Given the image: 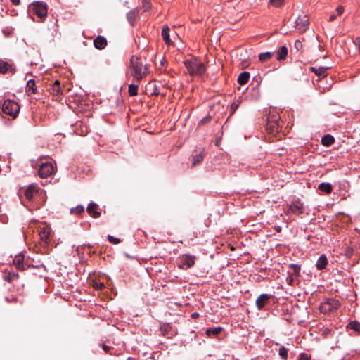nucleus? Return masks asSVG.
Wrapping results in <instances>:
<instances>
[{"instance_id": "5fc2aeb1", "label": "nucleus", "mask_w": 360, "mask_h": 360, "mask_svg": "<svg viewBox=\"0 0 360 360\" xmlns=\"http://www.w3.org/2000/svg\"><path fill=\"white\" fill-rule=\"evenodd\" d=\"M164 64H165V60H161V65H164Z\"/></svg>"}, {"instance_id": "dca6fc26", "label": "nucleus", "mask_w": 360, "mask_h": 360, "mask_svg": "<svg viewBox=\"0 0 360 360\" xmlns=\"http://www.w3.org/2000/svg\"><path fill=\"white\" fill-rule=\"evenodd\" d=\"M96 207L97 204L94 202H91L88 205L86 208L87 212L94 218H98L101 216V212L99 211L96 210Z\"/></svg>"}, {"instance_id": "7ed1b4c3", "label": "nucleus", "mask_w": 360, "mask_h": 360, "mask_svg": "<svg viewBox=\"0 0 360 360\" xmlns=\"http://www.w3.org/2000/svg\"><path fill=\"white\" fill-rule=\"evenodd\" d=\"M195 256L190 254L181 255L176 259L177 266L183 270H187L195 265Z\"/></svg>"}, {"instance_id": "c85d7f7f", "label": "nucleus", "mask_w": 360, "mask_h": 360, "mask_svg": "<svg viewBox=\"0 0 360 360\" xmlns=\"http://www.w3.org/2000/svg\"><path fill=\"white\" fill-rule=\"evenodd\" d=\"M279 117L278 115H273L271 117H269L268 124L270 127H278V120Z\"/></svg>"}, {"instance_id": "aec40b11", "label": "nucleus", "mask_w": 360, "mask_h": 360, "mask_svg": "<svg viewBox=\"0 0 360 360\" xmlns=\"http://www.w3.org/2000/svg\"><path fill=\"white\" fill-rule=\"evenodd\" d=\"M318 188L321 191L324 192L326 194L330 193L333 191V186L330 183L328 182L321 183Z\"/></svg>"}, {"instance_id": "de8ad7c7", "label": "nucleus", "mask_w": 360, "mask_h": 360, "mask_svg": "<svg viewBox=\"0 0 360 360\" xmlns=\"http://www.w3.org/2000/svg\"><path fill=\"white\" fill-rule=\"evenodd\" d=\"M355 44L359 47V49L360 50V37H358L356 39Z\"/></svg>"}, {"instance_id": "1a4fd4ad", "label": "nucleus", "mask_w": 360, "mask_h": 360, "mask_svg": "<svg viewBox=\"0 0 360 360\" xmlns=\"http://www.w3.org/2000/svg\"><path fill=\"white\" fill-rule=\"evenodd\" d=\"M295 23L300 32L303 33L306 32L309 27V18L307 15L299 16Z\"/></svg>"}, {"instance_id": "a878e982", "label": "nucleus", "mask_w": 360, "mask_h": 360, "mask_svg": "<svg viewBox=\"0 0 360 360\" xmlns=\"http://www.w3.org/2000/svg\"><path fill=\"white\" fill-rule=\"evenodd\" d=\"M259 86L260 82H257L255 86L252 88L251 96L254 100H257L260 97Z\"/></svg>"}, {"instance_id": "72a5a7b5", "label": "nucleus", "mask_w": 360, "mask_h": 360, "mask_svg": "<svg viewBox=\"0 0 360 360\" xmlns=\"http://www.w3.org/2000/svg\"><path fill=\"white\" fill-rule=\"evenodd\" d=\"M278 354H279V356H281V358L282 359L287 360V359H288V349L285 347L281 346L279 348Z\"/></svg>"}, {"instance_id": "c756f323", "label": "nucleus", "mask_w": 360, "mask_h": 360, "mask_svg": "<svg viewBox=\"0 0 360 360\" xmlns=\"http://www.w3.org/2000/svg\"><path fill=\"white\" fill-rule=\"evenodd\" d=\"M139 84V83L136 84H131L129 85L128 93L130 96H134L138 94Z\"/></svg>"}, {"instance_id": "8fccbe9b", "label": "nucleus", "mask_w": 360, "mask_h": 360, "mask_svg": "<svg viewBox=\"0 0 360 360\" xmlns=\"http://www.w3.org/2000/svg\"><path fill=\"white\" fill-rule=\"evenodd\" d=\"M336 18L335 15H331L329 18V21H333Z\"/></svg>"}, {"instance_id": "9b49d317", "label": "nucleus", "mask_w": 360, "mask_h": 360, "mask_svg": "<svg viewBox=\"0 0 360 360\" xmlns=\"http://www.w3.org/2000/svg\"><path fill=\"white\" fill-rule=\"evenodd\" d=\"M272 297L271 294L262 293L256 300L255 304L258 310H262Z\"/></svg>"}, {"instance_id": "0eeeda50", "label": "nucleus", "mask_w": 360, "mask_h": 360, "mask_svg": "<svg viewBox=\"0 0 360 360\" xmlns=\"http://www.w3.org/2000/svg\"><path fill=\"white\" fill-rule=\"evenodd\" d=\"M303 203L301 202L300 199H295L291 202V203L288 205V210H286V214H294L296 215L301 214L303 212Z\"/></svg>"}, {"instance_id": "9d476101", "label": "nucleus", "mask_w": 360, "mask_h": 360, "mask_svg": "<svg viewBox=\"0 0 360 360\" xmlns=\"http://www.w3.org/2000/svg\"><path fill=\"white\" fill-rule=\"evenodd\" d=\"M23 256L22 255H18L15 257L13 262L17 265L18 268L21 270H25L26 267H32V268H39L41 266H44L43 264H39V265H34L32 264H30L28 262L23 263Z\"/></svg>"}, {"instance_id": "cd10ccee", "label": "nucleus", "mask_w": 360, "mask_h": 360, "mask_svg": "<svg viewBox=\"0 0 360 360\" xmlns=\"http://www.w3.org/2000/svg\"><path fill=\"white\" fill-rule=\"evenodd\" d=\"M204 155L202 152L194 155L192 158V167L195 166L202 162Z\"/></svg>"}, {"instance_id": "13d9d810", "label": "nucleus", "mask_w": 360, "mask_h": 360, "mask_svg": "<svg viewBox=\"0 0 360 360\" xmlns=\"http://www.w3.org/2000/svg\"><path fill=\"white\" fill-rule=\"evenodd\" d=\"M279 229H281V227L277 228L276 231H278Z\"/></svg>"}, {"instance_id": "ea45409f", "label": "nucleus", "mask_w": 360, "mask_h": 360, "mask_svg": "<svg viewBox=\"0 0 360 360\" xmlns=\"http://www.w3.org/2000/svg\"><path fill=\"white\" fill-rule=\"evenodd\" d=\"M294 47L297 51H300L302 48V43L300 40H296L294 44Z\"/></svg>"}, {"instance_id": "79ce46f5", "label": "nucleus", "mask_w": 360, "mask_h": 360, "mask_svg": "<svg viewBox=\"0 0 360 360\" xmlns=\"http://www.w3.org/2000/svg\"><path fill=\"white\" fill-rule=\"evenodd\" d=\"M270 2L275 6H279L283 4V0H270Z\"/></svg>"}, {"instance_id": "49530a36", "label": "nucleus", "mask_w": 360, "mask_h": 360, "mask_svg": "<svg viewBox=\"0 0 360 360\" xmlns=\"http://www.w3.org/2000/svg\"><path fill=\"white\" fill-rule=\"evenodd\" d=\"M199 316V314L198 312H193L191 314V317L192 319H196Z\"/></svg>"}, {"instance_id": "bf43d9fd", "label": "nucleus", "mask_w": 360, "mask_h": 360, "mask_svg": "<svg viewBox=\"0 0 360 360\" xmlns=\"http://www.w3.org/2000/svg\"><path fill=\"white\" fill-rule=\"evenodd\" d=\"M279 229H281V227L277 228L276 231H278Z\"/></svg>"}, {"instance_id": "6e6552de", "label": "nucleus", "mask_w": 360, "mask_h": 360, "mask_svg": "<svg viewBox=\"0 0 360 360\" xmlns=\"http://www.w3.org/2000/svg\"><path fill=\"white\" fill-rule=\"evenodd\" d=\"M54 172V167L50 162L41 163L38 173L40 177L47 178L50 176Z\"/></svg>"}, {"instance_id": "473e14b6", "label": "nucleus", "mask_w": 360, "mask_h": 360, "mask_svg": "<svg viewBox=\"0 0 360 360\" xmlns=\"http://www.w3.org/2000/svg\"><path fill=\"white\" fill-rule=\"evenodd\" d=\"M349 327L356 332H360V323L357 321H352L349 323Z\"/></svg>"}, {"instance_id": "f03ea898", "label": "nucleus", "mask_w": 360, "mask_h": 360, "mask_svg": "<svg viewBox=\"0 0 360 360\" xmlns=\"http://www.w3.org/2000/svg\"><path fill=\"white\" fill-rule=\"evenodd\" d=\"M29 11L34 13L41 21H43L48 13L46 4L42 1H35L32 3L29 6Z\"/></svg>"}, {"instance_id": "37998d69", "label": "nucleus", "mask_w": 360, "mask_h": 360, "mask_svg": "<svg viewBox=\"0 0 360 360\" xmlns=\"http://www.w3.org/2000/svg\"><path fill=\"white\" fill-rule=\"evenodd\" d=\"M336 11L338 12V15H341L344 11V8L342 6H339L337 7Z\"/></svg>"}, {"instance_id": "4be33fe9", "label": "nucleus", "mask_w": 360, "mask_h": 360, "mask_svg": "<svg viewBox=\"0 0 360 360\" xmlns=\"http://www.w3.org/2000/svg\"><path fill=\"white\" fill-rule=\"evenodd\" d=\"M250 79V73L248 72H241L238 77V82L240 85H245L248 83Z\"/></svg>"}, {"instance_id": "c9c22d12", "label": "nucleus", "mask_w": 360, "mask_h": 360, "mask_svg": "<svg viewBox=\"0 0 360 360\" xmlns=\"http://www.w3.org/2000/svg\"><path fill=\"white\" fill-rule=\"evenodd\" d=\"M290 267L292 269H293V271H294V274H295V275H298V274H300V269H301V268H300V265H298V264H290Z\"/></svg>"}, {"instance_id": "393cba45", "label": "nucleus", "mask_w": 360, "mask_h": 360, "mask_svg": "<svg viewBox=\"0 0 360 360\" xmlns=\"http://www.w3.org/2000/svg\"><path fill=\"white\" fill-rule=\"evenodd\" d=\"M335 141L334 137L330 134H326L321 139V143L324 146H330Z\"/></svg>"}, {"instance_id": "58836bf2", "label": "nucleus", "mask_w": 360, "mask_h": 360, "mask_svg": "<svg viewBox=\"0 0 360 360\" xmlns=\"http://www.w3.org/2000/svg\"><path fill=\"white\" fill-rule=\"evenodd\" d=\"M143 11L146 12L148 11L150 8V3L148 0H143L142 1Z\"/></svg>"}, {"instance_id": "ddd939ff", "label": "nucleus", "mask_w": 360, "mask_h": 360, "mask_svg": "<svg viewBox=\"0 0 360 360\" xmlns=\"http://www.w3.org/2000/svg\"><path fill=\"white\" fill-rule=\"evenodd\" d=\"M49 231L47 228L43 227L39 231L40 243L41 245H46L49 243Z\"/></svg>"}, {"instance_id": "7c9ffc66", "label": "nucleus", "mask_w": 360, "mask_h": 360, "mask_svg": "<svg viewBox=\"0 0 360 360\" xmlns=\"http://www.w3.org/2000/svg\"><path fill=\"white\" fill-rule=\"evenodd\" d=\"M273 56V52L266 51L259 55V60L262 62L269 60Z\"/></svg>"}, {"instance_id": "412c9836", "label": "nucleus", "mask_w": 360, "mask_h": 360, "mask_svg": "<svg viewBox=\"0 0 360 360\" xmlns=\"http://www.w3.org/2000/svg\"><path fill=\"white\" fill-rule=\"evenodd\" d=\"M311 71L315 73L316 75L319 76V77H324L327 75V70H328V68H326V67H319V68H316V67H312L311 68Z\"/></svg>"}, {"instance_id": "c03bdc74", "label": "nucleus", "mask_w": 360, "mask_h": 360, "mask_svg": "<svg viewBox=\"0 0 360 360\" xmlns=\"http://www.w3.org/2000/svg\"><path fill=\"white\" fill-rule=\"evenodd\" d=\"M231 108L232 111L234 112L238 108V104H236L235 103H232L231 105Z\"/></svg>"}, {"instance_id": "f8f14e48", "label": "nucleus", "mask_w": 360, "mask_h": 360, "mask_svg": "<svg viewBox=\"0 0 360 360\" xmlns=\"http://www.w3.org/2000/svg\"><path fill=\"white\" fill-rule=\"evenodd\" d=\"M16 71L15 66L13 63H9L7 61L0 59V72L5 74L7 72L15 73Z\"/></svg>"}, {"instance_id": "4468645a", "label": "nucleus", "mask_w": 360, "mask_h": 360, "mask_svg": "<svg viewBox=\"0 0 360 360\" xmlns=\"http://www.w3.org/2000/svg\"><path fill=\"white\" fill-rule=\"evenodd\" d=\"M94 45L97 49L102 50L107 46V40L103 36L98 35L94 39Z\"/></svg>"}, {"instance_id": "4c0bfd02", "label": "nucleus", "mask_w": 360, "mask_h": 360, "mask_svg": "<svg viewBox=\"0 0 360 360\" xmlns=\"http://www.w3.org/2000/svg\"><path fill=\"white\" fill-rule=\"evenodd\" d=\"M108 240L109 242L113 243V244H118L120 243V240L117 238L114 237L113 236L108 235Z\"/></svg>"}, {"instance_id": "a18cd8bd", "label": "nucleus", "mask_w": 360, "mask_h": 360, "mask_svg": "<svg viewBox=\"0 0 360 360\" xmlns=\"http://www.w3.org/2000/svg\"><path fill=\"white\" fill-rule=\"evenodd\" d=\"M103 350L105 352H108L109 350L110 349V346H108V345H103Z\"/></svg>"}, {"instance_id": "f3484780", "label": "nucleus", "mask_w": 360, "mask_h": 360, "mask_svg": "<svg viewBox=\"0 0 360 360\" xmlns=\"http://www.w3.org/2000/svg\"><path fill=\"white\" fill-rule=\"evenodd\" d=\"M327 264L328 259L326 256L324 254H323L319 257L316 263V267L318 270H322L326 268Z\"/></svg>"}, {"instance_id": "a211bd4d", "label": "nucleus", "mask_w": 360, "mask_h": 360, "mask_svg": "<svg viewBox=\"0 0 360 360\" xmlns=\"http://www.w3.org/2000/svg\"><path fill=\"white\" fill-rule=\"evenodd\" d=\"M223 328L221 326L208 328L206 330V335L210 338L216 337L220 332L223 330Z\"/></svg>"}, {"instance_id": "5701e85b", "label": "nucleus", "mask_w": 360, "mask_h": 360, "mask_svg": "<svg viewBox=\"0 0 360 360\" xmlns=\"http://www.w3.org/2000/svg\"><path fill=\"white\" fill-rule=\"evenodd\" d=\"M162 37L167 45H170L172 44V41L169 37V28L167 26L163 27L162 30Z\"/></svg>"}, {"instance_id": "a19ab883", "label": "nucleus", "mask_w": 360, "mask_h": 360, "mask_svg": "<svg viewBox=\"0 0 360 360\" xmlns=\"http://www.w3.org/2000/svg\"><path fill=\"white\" fill-rule=\"evenodd\" d=\"M297 360H310V357L306 353H301Z\"/></svg>"}, {"instance_id": "20e7f679", "label": "nucleus", "mask_w": 360, "mask_h": 360, "mask_svg": "<svg viewBox=\"0 0 360 360\" xmlns=\"http://www.w3.org/2000/svg\"><path fill=\"white\" fill-rule=\"evenodd\" d=\"M131 64L133 70L132 75L135 77V81L139 83L143 77L146 75V72L143 70V65L139 58L134 57L131 59Z\"/></svg>"}, {"instance_id": "f257e3e1", "label": "nucleus", "mask_w": 360, "mask_h": 360, "mask_svg": "<svg viewBox=\"0 0 360 360\" xmlns=\"http://www.w3.org/2000/svg\"><path fill=\"white\" fill-rule=\"evenodd\" d=\"M184 63L191 75H201L205 71L204 64L196 58L188 59Z\"/></svg>"}, {"instance_id": "3c124183", "label": "nucleus", "mask_w": 360, "mask_h": 360, "mask_svg": "<svg viewBox=\"0 0 360 360\" xmlns=\"http://www.w3.org/2000/svg\"><path fill=\"white\" fill-rule=\"evenodd\" d=\"M0 220H1L3 223H6V217L2 218L1 217H0Z\"/></svg>"}, {"instance_id": "09e8293b", "label": "nucleus", "mask_w": 360, "mask_h": 360, "mask_svg": "<svg viewBox=\"0 0 360 360\" xmlns=\"http://www.w3.org/2000/svg\"><path fill=\"white\" fill-rule=\"evenodd\" d=\"M13 5H19L20 0H11Z\"/></svg>"}, {"instance_id": "4d7b16f0", "label": "nucleus", "mask_w": 360, "mask_h": 360, "mask_svg": "<svg viewBox=\"0 0 360 360\" xmlns=\"http://www.w3.org/2000/svg\"><path fill=\"white\" fill-rule=\"evenodd\" d=\"M279 229H281V227L277 228L276 231H278Z\"/></svg>"}, {"instance_id": "bb28decb", "label": "nucleus", "mask_w": 360, "mask_h": 360, "mask_svg": "<svg viewBox=\"0 0 360 360\" xmlns=\"http://www.w3.org/2000/svg\"><path fill=\"white\" fill-rule=\"evenodd\" d=\"M35 191L36 187L33 185H30L24 191L25 198L31 200L33 198V195Z\"/></svg>"}, {"instance_id": "2f4dec72", "label": "nucleus", "mask_w": 360, "mask_h": 360, "mask_svg": "<svg viewBox=\"0 0 360 360\" xmlns=\"http://www.w3.org/2000/svg\"><path fill=\"white\" fill-rule=\"evenodd\" d=\"M84 206L79 205H77L75 207H72L71 208L70 210V213L71 214H80L82 213H84Z\"/></svg>"}, {"instance_id": "423d86ee", "label": "nucleus", "mask_w": 360, "mask_h": 360, "mask_svg": "<svg viewBox=\"0 0 360 360\" xmlns=\"http://www.w3.org/2000/svg\"><path fill=\"white\" fill-rule=\"evenodd\" d=\"M340 302L339 300L334 298L326 299L319 306V309L321 313L327 314L340 307Z\"/></svg>"}, {"instance_id": "b1692460", "label": "nucleus", "mask_w": 360, "mask_h": 360, "mask_svg": "<svg viewBox=\"0 0 360 360\" xmlns=\"http://www.w3.org/2000/svg\"><path fill=\"white\" fill-rule=\"evenodd\" d=\"M288 55V48L285 46H282L278 51L277 60L281 61L285 59Z\"/></svg>"}, {"instance_id": "864d4df0", "label": "nucleus", "mask_w": 360, "mask_h": 360, "mask_svg": "<svg viewBox=\"0 0 360 360\" xmlns=\"http://www.w3.org/2000/svg\"><path fill=\"white\" fill-rule=\"evenodd\" d=\"M104 287V285L103 283H100L99 285H98V288H103Z\"/></svg>"}, {"instance_id": "39448f33", "label": "nucleus", "mask_w": 360, "mask_h": 360, "mask_svg": "<svg viewBox=\"0 0 360 360\" xmlns=\"http://www.w3.org/2000/svg\"><path fill=\"white\" fill-rule=\"evenodd\" d=\"M1 109L5 114L16 117L20 111V106L16 101L7 99L4 101Z\"/></svg>"}, {"instance_id": "2eb2a0df", "label": "nucleus", "mask_w": 360, "mask_h": 360, "mask_svg": "<svg viewBox=\"0 0 360 360\" xmlns=\"http://www.w3.org/2000/svg\"><path fill=\"white\" fill-rule=\"evenodd\" d=\"M37 89L34 79H29L26 84V93L27 95H33L37 94Z\"/></svg>"}, {"instance_id": "603ef678", "label": "nucleus", "mask_w": 360, "mask_h": 360, "mask_svg": "<svg viewBox=\"0 0 360 360\" xmlns=\"http://www.w3.org/2000/svg\"><path fill=\"white\" fill-rule=\"evenodd\" d=\"M330 330V329L328 328H326L324 330H323V334H327L328 333H329Z\"/></svg>"}, {"instance_id": "6ab92c4d", "label": "nucleus", "mask_w": 360, "mask_h": 360, "mask_svg": "<svg viewBox=\"0 0 360 360\" xmlns=\"http://www.w3.org/2000/svg\"><path fill=\"white\" fill-rule=\"evenodd\" d=\"M138 14L139 10L137 8L132 9L127 13V19L129 24L131 25L134 24Z\"/></svg>"}, {"instance_id": "6e6d98bb", "label": "nucleus", "mask_w": 360, "mask_h": 360, "mask_svg": "<svg viewBox=\"0 0 360 360\" xmlns=\"http://www.w3.org/2000/svg\"><path fill=\"white\" fill-rule=\"evenodd\" d=\"M127 4H128V1H126L124 3V5H127Z\"/></svg>"}, {"instance_id": "f704fd0d", "label": "nucleus", "mask_w": 360, "mask_h": 360, "mask_svg": "<svg viewBox=\"0 0 360 360\" xmlns=\"http://www.w3.org/2000/svg\"><path fill=\"white\" fill-rule=\"evenodd\" d=\"M53 91L56 95H59V94H62V90L60 86V83H59L58 80L55 81V82L53 84Z\"/></svg>"}, {"instance_id": "e433bc0d", "label": "nucleus", "mask_w": 360, "mask_h": 360, "mask_svg": "<svg viewBox=\"0 0 360 360\" xmlns=\"http://www.w3.org/2000/svg\"><path fill=\"white\" fill-rule=\"evenodd\" d=\"M212 119V117L210 115H207L205 117H203L200 121L198 122V126L205 124L208 123Z\"/></svg>"}]
</instances>
